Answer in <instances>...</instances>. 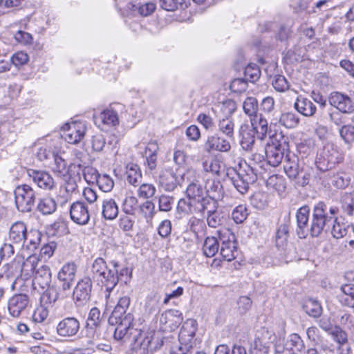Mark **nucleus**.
<instances>
[{
    "instance_id": "1",
    "label": "nucleus",
    "mask_w": 354,
    "mask_h": 354,
    "mask_svg": "<svg viewBox=\"0 0 354 354\" xmlns=\"http://www.w3.org/2000/svg\"><path fill=\"white\" fill-rule=\"evenodd\" d=\"M339 208L328 207L324 202L319 201L313 208L312 217L309 225V233L313 237L319 236L326 231L337 218Z\"/></svg>"
},
{
    "instance_id": "2",
    "label": "nucleus",
    "mask_w": 354,
    "mask_h": 354,
    "mask_svg": "<svg viewBox=\"0 0 354 354\" xmlns=\"http://www.w3.org/2000/svg\"><path fill=\"white\" fill-rule=\"evenodd\" d=\"M41 234L39 230H27L25 223L16 221L8 232V241L15 244L17 248L34 252L41 243Z\"/></svg>"
},
{
    "instance_id": "3",
    "label": "nucleus",
    "mask_w": 354,
    "mask_h": 354,
    "mask_svg": "<svg viewBox=\"0 0 354 354\" xmlns=\"http://www.w3.org/2000/svg\"><path fill=\"white\" fill-rule=\"evenodd\" d=\"M113 269L108 268L104 259H95L91 268V273L94 281L106 288L107 292H111L119 281L117 268L118 263L112 261Z\"/></svg>"
},
{
    "instance_id": "4",
    "label": "nucleus",
    "mask_w": 354,
    "mask_h": 354,
    "mask_svg": "<svg viewBox=\"0 0 354 354\" xmlns=\"http://www.w3.org/2000/svg\"><path fill=\"white\" fill-rule=\"evenodd\" d=\"M133 322V315L128 313L122 320H118V323L113 322V324H118L113 334L114 339L121 341L129 348L133 342L137 341V338L140 334V330L132 326Z\"/></svg>"
},
{
    "instance_id": "5",
    "label": "nucleus",
    "mask_w": 354,
    "mask_h": 354,
    "mask_svg": "<svg viewBox=\"0 0 354 354\" xmlns=\"http://www.w3.org/2000/svg\"><path fill=\"white\" fill-rule=\"evenodd\" d=\"M233 171L234 174L230 177V180L237 191L242 194L246 193L250 185L257 180L258 169L256 165H248L244 169Z\"/></svg>"
},
{
    "instance_id": "6",
    "label": "nucleus",
    "mask_w": 354,
    "mask_h": 354,
    "mask_svg": "<svg viewBox=\"0 0 354 354\" xmlns=\"http://www.w3.org/2000/svg\"><path fill=\"white\" fill-rule=\"evenodd\" d=\"M15 198L17 209L26 213L31 212L35 206L37 194L30 185H21L15 188Z\"/></svg>"
},
{
    "instance_id": "7",
    "label": "nucleus",
    "mask_w": 354,
    "mask_h": 354,
    "mask_svg": "<svg viewBox=\"0 0 354 354\" xmlns=\"http://www.w3.org/2000/svg\"><path fill=\"white\" fill-rule=\"evenodd\" d=\"M289 236L288 225L283 223L281 224L275 234V244L281 254L283 255L285 262H291L297 259V252L295 248L289 245L288 242Z\"/></svg>"
},
{
    "instance_id": "8",
    "label": "nucleus",
    "mask_w": 354,
    "mask_h": 354,
    "mask_svg": "<svg viewBox=\"0 0 354 354\" xmlns=\"http://www.w3.org/2000/svg\"><path fill=\"white\" fill-rule=\"evenodd\" d=\"M342 160L343 156L337 147L334 144L328 142L317 155L316 163L320 169L328 170L333 168Z\"/></svg>"
},
{
    "instance_id": "9",
    "label": "nucleus",
    "mask_w": 354,
    "mask_h": 354,
    "mask_svg": "<svg viewBox=\"0 0 354 354\" xmlns=\"http://www.w3.org/2000/svg\"><path fill=\"white\" fill-rule=\"evenodd\" d=\"M162 345V341L156 335L143 337L142 332L137 341L132 343L130 348L136 354H152L158 348Z\"/></svg>"
},
{
    "instance_id": "10",
    "label": "nucleus",
    "mask_w": 354,
    "mask_h": 354,
    "mask_svg": "<svg viewBox=\"0 0 354 354\" xmlns=\"http://www.w3.org/2000/svg\"><path fill=\"white\" fill-rule=\"evenodd\" d=\"M31 307L29 297L26 294H16L8 301V310L10 316L19 318L23 316Z\"/></svg>"
},
{
    "instance_id": "11",
    "label": "nucleus",
    "mask_w": 354,
    "mask_h": 354,
    "mask_svg": "<svg viewBox=\"0 0 354 354\" xmlns=\"http://www.w3.org/2000/svg\"><path fill=\"white\" fill-rule=\"evenodd\" d=\"M76 273V266L74 263H68L63 266L57 274L59 286L64 292L71 295Z\"/></svg>"
},
{
    "instance_id": "12",
    "label": "nucleus",
    "mask_w": 354,
    "mask_h": 354,
    "mask_svg": "<svg viewBox=\"0 0 354 354\" xmlns=\"http://www.w3.org/2000/svg\"><path fill=\"white\" fill-rule=\"evenodd\" d=\"M183 320V313L178 310L171 309L161 314L159 322L162 331H172L176 329Z\"/></svg>"
},
{
    "instance_id": "13",
    "label": "nucleus",
    "mask_w": 354,
    "mask_h": 354,
    "mask_svg": "<svg viewBox=\"0 0 354 354\" xmlns=\"http://www.w3.org/2000/svg\"><path fill=\"white\" fill-rule=\"evenodd\" d=\"M80 328V321L74 317H64L56 326V333L62 337L68 338L75 336Z\"/></svg>"
},
{
    "instance_id": "14",
    "label": "nucleus",
    "mask_w": 354,
    "mask_h": 354,
    "mask_svg": "<svg viewBox=\"0 0 354 354\" xmlns=\"http://www.w3.org/2000/svg\"><path fill=\"white\" fill-rule=\"evenodd\" d=\"M63 137L71 144H77L82 140L86 132V127L82 122L65 124L63 127Z\"/></svg>"
},
{
    "instance_id": "15",
    "label": "nucleus",
    "mask_w": 354,
    "mask_h": 354,
    "mask_svg": "<svg viewBox=\"0 0 354 354\" xmlns=\"http://www.w3.org/2000/svg\"><path fill=\"white\" fill-rule=\"evenodd\" d=\"M70 217L77 225H87L90 220L88 206L82 201L73 203L70 207Z\"/></svg>"
},
{
    "instance_id": "16",
    "label": "nucleus",
    "mask_w": 354,
    "mask_h": 354,
    "mask_svg": "<svg viewBox=\"0 0 354 354\" xmlns=\"http://www.w3.org/2000/svg\"><path fill=\"white\" fill-rule=\"evenodd\" d=\"M92 290V281L90 277H86L79 281L75 287L73 295V299L79 304H84L90 300Z\"/></svg>"
},
{
    "instance_id": "17",
    "label": "nucleus",
    "mask_w": 354,
    "mask_h": 354,
    "mask_svg": "<svg viewBox=\"0 0 354 354\" xmlns=\"http://www.w3.org/2000/svg\"><path fill=\"white\" fill-rule=\"evenodd\" d=\"M329 102L342 113H350L354 111V98L352 99L341 93H331Z\"/></svg>"
},
{
    "instance_id": "18",
    "label": "nucleus",
    "mask_w": 354,
    "mask_h": 354,
    "mask_svg": "<svg viewBox=\"0 0 354 354\" xmlns=\"http://www.w3.org/2000/svg\"><path fill=\"white\" fill-rule=\"evenodd\" d=\"M204 149L207 153L214 151L228 152L231 149L230 142L218 134H214L207 137Z\"/></svg>"
},
{
    "instance_id": "19",
    "label": "nucleus",
    "mask_w": 354,
    "mask_h": 354,
    "mask_svg": "<svg viewBox=\"0 0 354 354\" xmlns=\"http://www.w3.org/2000/svg\"><path fill=\"white\" fill-rule=\"evenodd\" d=\"M310 207L308 205H303L296 212L297 234L300 239L306 238L309 232L308 221Z\"/></svg>"
},
{
    "instance_id": "20",
    "label": "nucleus",
    "mask_w": 354,
    "mask_h": 354,
    "mask_svg": "<svg viewBox=\"0 0 354 354\" xmlns=\"http://www.w3.org/2000/svg\"><path fill=\"white\" fill-rule=\"evenodd\" d=\"M29 176L39 188L44 190L50 191L55 187L53 178L47 171L31 170L29 171Z\"/></svg>"
},
{
    "instance_id": "21",
    "label": "nucleus",
    "mask_w": 354,
    "mask_h": 354,
    "mask_svg": "<svg viewBox=\"0 0 354 354\" xmlns=\"http://www.w3.org/2000/svg\"><path fill=\"white\" fill-rule=\"evenodd\" d=\"M46 290L44 292L41 297V300L45 304H54L59 299H64L70 296L66 292H64L59 286H49L46 288Z\"/></svg>"
},
{
    "instance_id": "22",
    "label": "nucleus",
    "mask_w": 354,
    "mask_h": 354,
    "mask_svg": "<svg viewBox=\"0 0 354 354\" xmlns=\"http://www.w3.org/2000/svg\"><path fill=\"white\" fill-rule=\"evenodd\" d=\"M131 303L130 297L124 296L120 297L113 310L109 318V322L113 324V322L118 323V320H122L127 313Z\"/></svg>"
},
{
    "instance_id": "23",
    "label": "nucleus",
    "mask_w": 354,
    "mask_h": 354,
    "mask_svg": "<svg viewBox=\"0 0 354 354\" xmlns=\"http://www.w3.org/2000/svg\"><path fill=\"white\" fill-rule=\"evenodd\" d=\"M241 137V146L245 151H251L255 143L257 132L248 124L241 125L240 129Z\"/></svg>"
},
{
    "instance_id": "24",
    "label": "nucleus",
    "mask_w": 354,
    "mask_h": 354,
    "mask_svg": "<svg viewBox=\"0 0 354 354\" xmlns=\"http://www.w3.org/2000/svg\"><path fill=\"white\" fill-rule=\"evenodd\" d=\"M294 106L299 113L306 117L314 115L317 111V107L314 103L301 95L297 97Z\"/></svg>"
},
{
    "instance_id": "25",
    "label": "nucleus",
    "mask_w": 354,
    "mask_h": 354,
    "mask_svg": "<svg viewBox=\"0 0 354 354\" xmlns=\"http://www.w3.org/2000/svg\"><path fill=\"white\" fill-rule=\"evenodd\" d=\"M288 149L279 148L274 145H266L265 153L268 163L272 167H277L284 158V152Z\"/></svg>"
},
{
    "instance_id": "26",
    "label": "nucleus",
    "mask_w": 354,
    "mask_h": 354,
    "mask_svg": "<svg viewBox=\"0 0 354 354\" xmlns=\"http://www.w3.org/2000/svg\"><path fill=\"white\" fill-rule=\"evenodd\" d=\"M179 184L176 174L171 170L165 169L159 176V185L167 192L174 191Z\"/></svg>"
},
{
    "instance_id": "27",
    "label": "nucleus",
    "mask_w": 354,
    "mask_h": 354,
    "mask_svg": "<svg viewBox=\"0 0 354 354\" xmlns=\"http://www.w3.org/2000/svg\"><path fill=\"white\" fill-rule=\"evenodd\" d=\"M197 330L196 322L187 319L184 322L178 335V341L188 342L196 344L194 337Z\"/></svg>"
},
{
    "instance_id": "28",
    "label": "nucleus",
    "mask_w": 354,
    "mask_h": 354,
    "mask_svg": "<svg viewBox=\"0 0 354 354\" xmlns=\"http://www.w3.org/2000/svg\"><path fill=\"white\" fill-rule=\"evenodd\" d=\"M283 169L290 179H297L302 171L298 162V158L294 156L291 158L286 155L283 162Z\"/></svg>"
},
{
    "instance_id": "29",
    "label": "nucleus",
    "mask_w": 354,
    "mask_h": 354,
    "mask_svg": "<svg viewBox=\"0 0 354 354\" xmlns=\"http://www.w3.org/2000/svg\"><path fill=\"white\" fill-rule=\"evenodd\" d=\"M100 311L97 308L93 307L90 310L86 324V335L89 338L93 337L95 329L100 326Z\"/></svg>"
},
{
    "instance_id": "30",
    "label": "nucleus",
    "mask_w": 354,
    "mask_h": 354,
    "mask_svg": "<svg viewBox=\"0 0 354 354\" xmlns=\"http://www.w3.org/2000/svg\"><path fill=\"white\" fill-rule=\"evenodd\" d=\"M251 127L257 132V138L259 140H264L268 133V121L259 113L255 117L250 119Z\"/></svg>"
},
{
    "instance_id": "31",
    "label": "nucleus",
    "mask_w": 354,
    "mask_h": 354,
    "mask_svg": "<svg viewBox=\"0 0 354 354\" xmlns=\"http://www.w3.org/2000/svg\"><path fill=\"white\" fill-rule=\"evenodd\" d=\"M51 271L48 266L44 265L35 271V281L41 288L45 289L51 283Z\"/></svg>"
},
{
    "instance_id": "32",
    "label": "nucleus",
    "mask_w": 354,
    "mask_h": 354,
    "mask_svg": "<svg viewBox=\"0 0 354 354\" xmlns=\"http://www.w3.org/2000/svg\"><path fill=\"white\" fill-rule=\"evenodd\" d=\"M102 216L106 220H113L115 219L119 213L118 206L113 198H108L104 200L102 205Z\"/></svg>"
},
{
    "instance_id": "33",
    "label": "nucleus",
    "mask_w": 354,
    "mask_h": 354,
    "mask_svg": "<svg viewBox=\"0 0 354 354\" xmlns=\"http://www.w3.org/2000/svg\"><path fill=\"white\" fill-rule=\"evenodd\" d=\"M205 189L209 197L220 200L223 196V185L219 180L208 179L205 183Z\"/></svg>"
},
{
    "instance_id": "34",
    "label": "nucleus",
    "mask_w": 354,
    "mask_h": 354,
    "mask_svg": "<svg viewBox=\"0 0 354 354\" xmlns=\"http://www.w3.org/2000/svg\"><path fill=\"white\" fill-rule=\"evenodd\" d=\"M126 174L127 180L131 185L137 187L141 183L142 174L138 165H127Z\"/></svg>"
},
{
    "instance_id": "35",
    "label": "nucleus",
    "mask_w": 354,
    "mask_h": 354,
    "mask_svg": "<svg viewBox=\"0 0 354 354\" xmlns=\"http://www.w3.org/2000/svg\"><path fill=\"white\" fill-rule=\"evenodd\" d=\"M219 131L229 139H234V122L231 117L226 116L219 119L218 122Z\"/></svg>"
},
{
    "instance_id": "36",
    "label": "nucleus",
    "mask_w": 354,
    "mask_h": 354,
    "mask_svg": "<svg viewBox=\"0 0 354 354\" xmlns=\"http://www.w3.org/2000/svg\"><path fill=\"white\" fill-rule=\"evenodd\" d=\"M340 203L343 213L352 216L354 213V192L344 193L340 198Z\"/></svg>"
},
{
    "instance_id": "37",
    "label": "nucleus",
    "mask_w": 354,
    "mask_h": 354,
    "mask_svg": "<svg viewBox=\"0 0 354 354\" xmlns=\"http://www.w3.org/2000/svg\"><path fill=\"white\" fill-rule=\"evenodd\" d=\"M328 334H330L332 336L333 339L336 342L341 345L339 350L344 351V347L345 346H346V352H341L340 354H348L350 348L347 345H346V343L347 342L348 340L346 333L339 326L336 325Z\"/></svg>"
},
{
    "instance_id": "38",
    "label": "nucleus",
    "mask_w": 354,
    "mask_h": 354,
    "mask_svg": "<svg viewBox=\"0 0 354 354\" xmlns=\"http://www.w3.org/2000/svg\"><path fill=\"white\" fill-rule=\"evenodd\" d=\"M269 138L271 142H268L266 145H274L275 147L283 149L288 148V138L281 131L275 130L273 133L270 131Z\"/></svg>"
},
{
    "instance_id": "39",
    "label": "nucleus",
    "mask_w": 354,
    "mask_h": 354,
    "mask_svg": "<svg viewBox=\"0 0 354 354\" xmlns=\"http://www.w3.org/2000/svg\"><path fill=\"white\" fill-rule=\"evenodd\" d=\"M236 243L232 241H223L221 247V255L227 261H231L236 257Z\"/></svg>"
},
{
    "instance_id": "40",
    "label": "nucleus",
    "mask_w": 354,
    "mask_h": 354,
    "mask_svg": "<svg viewBox=\"0 0 354 354\" xmlns=\"http://www.w3.org/2000/svg\"><path fill=\"white\" fill-rule=\"evenodd\" d=\"M158 146L156 142L149 143L145 149L147 162L149 168L153 170L156 167L157 151Z\"/></svg>"
},
{
    "instance_id": "41",
    "label": "nucleus",
    "mask_w": 354,
    "mask_h": 354,
    "mask_svg": "<svg viewBox=\"0 0 354 354\" xmlns=\"http://www.w3.org/2000/svg\"><path fill=\"white\" fill-rule=\"evenodd\" d=\"M57 208V205L52 198H44L39 201L37 209L44 215L53 214Z\"/></svg>"
},
{
    "instance_id": "42",
    "label": "nucleus",
    "mask_w": 354,
    "mask_h": 354,
    "mask_svg": "<svg viewBox=\"0 0 354 354\" xmlns=\"http://www.w3.org/2000/svg\"><path fill=\"white\" fill-rule=\"evenodd\" d=\"M219 243L214 236L207 237L204 241L203 250L207 257H214L218 251Z\"/></svg>"
},
{
    "instance_id": "43",
    "label": "nucleus",
    "mask_w": 354,
    "mask_h": 354,
    "mask_svg": "<svg viewBox=\"0 0 354 354\" xmlns=\"http://www.w3.org/2000/svg\"><path fill=\"white\" fill-rule=\"evenodd\" d=\"M244 113L248 115L250 119L258 114L259 104L258 100L254 97H248L243 103Z\"/></svg>"
},
{
    "instance_id": "44",
    "label": "nucleus",
    "mask_w": 354,
    "mask_h": 354,
    "mask_svg": "<svg viewBox=\"0 0 354 354\" xmlns=\"http://www.w3.org/2000/svg\"><path fill=\"white\" fill-rule=\"evenodd\" d=\"M177 209L184 214H189L197 212L196 201L190 198L187 199L181 198L177 205Z\"/></svg>"
},
{
    "instance_id": "45",
    "label": "nucleus",
    "mask_w": 354,
    "mask_h": 354,
    "mask_svg": "<svg viewBox=\"0 0 354 354\" xmlns=\"http://www.w3.org/2000/svg\"><path fill=\"white\" fill-rule=\"evenodd\" d=\"M267 186L276 190L279 194H281L286 190L285 180L282 176L273 175L268 178L266 182Z\"/></svg>"
},
{
    "instance_id": "46",
    "label": "nucleus",
    "mask_w": 354,
    "mask_h": 354,
    "mask_svg": "<svg viewBox=\"0 0 354 354\" xmlns=\"http://www.w3.org/2000/svg\"><path fill=\"white\" fill-rule=\"evenodd\" d=\"M306 313L313 317H319L322 315V308L317 301L309 299L304 305Z\"/></svg>"
},
{
    "instance_id": "47",
    "label": "nucleus",
    "mask_w": 354,
    "mask_h": 354,
    "mask_svg": "<svg viewBox=\"0 0 354 354\" xmlns=\"http://www.w3.org/2000/svg\"><path fill=\"white\" fill-rule=\"evenodd\" d=\"M138 200L133 196H126L122 203V210L128 215H133L138 207Z\"/></svg>"
},
{
    "instance_id": "48",
    "label": "nucleus",
    "mask_w": 354,
    "mask_h": 354,
    "mask_svg": "<svg viewBox=\"0 0 354 354\" xmlns=\"http://www.w3.org/2000/svg\"><path fill=\"white\" fill-rule=\"evenodd\" d=\"M337 299L343 306L351 308L354 313V293L351 292L350 288H344V294H339Z\"/></svg>"
},
{
    "instance_id": "49",
    "label": "nucleus",
    "mask_w": 354,
    "mask_h": 354,
    "mask_svg": "<svg viewBox=\"0 0 354 354\" xmlns=\"http://www.w3.org/2000/svg\"><path fill=\"white\" fill-rule=\"evenodd\" d=\"M53 163L51 165L52 171L58 176H64L67 173L66 162L58 154L55 153L53 156Z\"/></svg>"
},
{
    "instance_id": "50",
    "label": "nucleus",
    "mask_w": 354,
    "mask_h": 354,
    "mask_svg": "<svg viewBox=\"0 0 354 354\" xmlns=\"http://www.w3.org/2000/svg\"><path fill=\"white\" fill-rule=\"evenodd\" d=\"M279 122L286 128H295L298 125L299 119L295 113L286 112L281 115Z\"/></svg>"
},
{
    "instance_id": "51",
    "label": "nucleus",
    "mask_w": 354,
    "mask_h": 354,
    "mask_svg": "<svg viewBox=\"0 0 354 354\" xmlns=\"http://www.w3.org/2000/svg\"><path fill=\"white\" fill-rule=\"evenodd\" d=\"M203 189L198 182L191 183L186 190V194L188 198H190L196 201L201 200V196L203 195Z\"/></svg>"
},
{
    "instance_id": "52",
    "label": "nucleus",
    "mask_w": 354,
    "mask_h": 354,
    "mask_svg": "<svg viewBox=\"0 0 354 354\" xmlns=\"http://www.w3.org/2000/svg\"><path fill=\"white\" fill-rule=\"evenodd\" d=\"M350 180V177L347 174L344 172H337L333 175L331 183L337 188L344 189L348 185Z\"/></svg>"
},
{
    "instance_id": "53",
    "label": "nucleus",
    "mask_w": 354,
    "mask_h": 354,
    "mask_svg": "<svg viewBox=\"0 0 354 354\" xmlns=\"http://www.w3.org/2000/svg\"><path fill=\"white\" fill-rule=\"evenodd\" d=\"M100 119L104 124L115 126L119 123L117 113L112 109H106L100 115Z\"/></svg>"
},
{
    "instance_id": "54",
    "label": "nucleus",
    "mask_w": 354,
    "mask_h": 354,
    "mask_svg": "<svg viewBox=\"0 0 354 354\" xmlns=\"http://www.w3.org/2000/svg\"><path fill=\"white\" fill-rule=\"evenodd\" d=\"M140 213L146 218L147 223L151 221L155 215V205L151 201H147L139 206Z\"/></svg>"
},
{
    "instance_id": "55",
    "label": "nucleus",
    "mask_w": 354,
    "mask_h": 354,
    "mask_svg": "<svg viewBox=\"0 0 354 354\" xmlns=\"http://www.w3.org/2000/svg\"><path fill=\"white\" fill-rule=\"evenodd\" d=\"M100 188L104 192H111L114 187L113 178L108 174H101L96 183Z\"/></svg>"
},
{
    "instance_id": "56",
    "label": "nucleus",
    "mask_w": 354,
    "mask_h": 354,
    "mask_svg": "<svg viewBox=\"0 0 354 354\" xmlns=\"http://www.w3.org/2000/svg\"><path fill=\"white\" fill-rule=\"evenodd\" d=\"M216 201L209 196L204 198L202 196L199 202L196 201L197 212H205V210L207 212V210L216 209Z\"/></svg>"
},
{
    "instance_id": "57",
    "label": "nucleus",
    "mask_w": 354,
    "mask_h": 354,
    "mask_svg": "<svg viewBox=\"0 0 354 354\" xmlns=\"http://www.w3.org/2000/svg\"><path fill=\"white\" fill-rule=\"evenodd\" d=\"M138 196L140 198L148 199L154 196L156 192V187L153 184L142 183L139 185Z\"/></svg>"
},
{
    "instance_id": "58",
    "label": "nucleus",
    "mask_w": 354,
    "mask_h": 354,
    "mask_svg": "<svg viewBox=\"0 0 354 354\" xmlns=\"http://www.w3.org/2000/svg\"><path fill=\"white\" fill-rule=\"evenodd\" d=\"M347 234V226L345 223H340L337 217L335 221L333 222L331 228V234L337 239L343 238Z\"/></svg>"
},
{
    "instance_id": "59",
    "label": "nucleus",
    "mask_w": 354,
    "mask_h": 354,
    "mask_svg": "<svg viewBox=\"0 0 354 354\" xmlns=\"http://www.w3.org/2000/svg\"><path fill=\"white\" fill-rule=\"evenodd\" d=\"M248 216V209L243 205L236 207L232 213V218L237 224L242 223L247 218Z\"/></svg>"
},
{
    "instance_id": "60",
    "label": "nucleus",
    "mask_w": 354,
    "mask_h": 354,
    "mask_svg": "<svg viewBox=\"0 0 354 354\" xmlns=\"http://www.w3.org/2000/svg\"><path fill=\"white\" fill-rule=\"evenodd\" d=\"M133 11L138 10L141 16L147 17L152 14L156 10V4L151 2L145 3L144 4L132 5Z\"/></svg>"
},
{
    "instance_id": "61",
    "label": "nucleus",
    "mask_w": 354,
    "mask_h": 354,
    "mask_svg": "<svg viewBox=\"0 0 354 354\" xmlns=\"http://www.w3.org/2000/svg\"><path fill=\"white\" fill-rule=\"evenodd\" d=\"M196 346L192 342L178 341V344L171 347L170 354H187Z\"/></svg>"
},
{
    "instance_id": "62",
    "label": "nucleus",
    "mask_w": 354,
    "mask_h": 354,
    "mask_svg": "<svg viewBox=\"0 0 354 354\" xmlns=\"http://www.w3.org/2000/svg\"><path fill=\"white\" fill-rule=\"evenodd\" d=\"M221 214V212L216 209L207 210V222L208 225L214 228L221 225L223 221Z\"/></svg>"
},
{
    "instance_id": "63",
    "label": "nucleus",
    "mask_w": 354,
    "mask_h": 354,
    "mask_svg": "<svg viewBox=\"0 0 354 354\" xmlns=\"http://www.w3.org/2000/svg\"><path fill=\"white\" fill-rule=\"evenodd\" d=\"M261 71L257 65H248L244 71V76L247 82H254L259 80Z\"/></svg>"
},
{
    "instance_id": "64",
    "label": "nucleus",
    "mask_w": 354,
    "mask_h": 354,
    "mask_svg": "<svg viewBox=\"0 0 354 354\" xmlns=\"http://www.w3.org/2000/svg\"><path fill=\"white\" fill-rule=\"evenodd\" d=\"M38 259L35 255H30L22 263L21 270L28 274L35 272L37 270Z\"/></svg>"
}]
</instances>
